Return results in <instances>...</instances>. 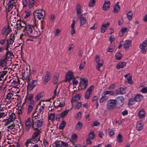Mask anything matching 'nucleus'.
<instances>
[{"label": "nucleus", "instance_id": "1", "mask_svg": "<svg viewBox=\"0 0 147 147\" xmlns=\"http://www.w3.org/2000/svg\"><path fill=\"white\" fill-rule=\"evenodd\" d=\"M117 101L116 99H110L107 101L106 106V109L109 111H112L116 107Z\"/></svg>", "mask_w": 147, "mask_h": 147}, {"label": "nucleus", "instance_id": "2", "mask_svg": "<svg viewBox=\"0 0 147 147\" xmlns=\"http://www.w3.org/2000/svg\"><path fill=\"white\" fill-rule=\"evenodd\" d=\"M34 119L32 118V127L34 130H37L39 127H41L43 123V122L42 119H40L34 121Z\"/></svg>", "mask_w": 147, "mask_h": 147}, {"label": "nucleus", "instance_id": "3", "mask_svg": "<svg viewBox=\"0 0 147 147\" xmlns=\"http://www.w3.org/2000/svg\"><path fill=\"white\" fill-rule=\"evenodd\" d=\"M34 18L35 19L36 16L39 20H41V19H44L45 16V12L44 11L40 9H37L35 11L33 12Z\"/></svg>", "mask_w": 147, "mask_h": 147}, {"label": "nucleus", "instance_id": "4", "mask_svg": "<svg viewBox=\"0 0 147 147\" xmlns=\"http://www.w3.org/2000/svg\"><path fill=\"white\" fill-rule=\"evenodd\" d=\"M115 94V92L113 91H111L106 90L102 94V96L99 99V102L100 103H102L104 101L108 99L107 98L106 96V95L109 94L111 95H114Z\"/></svg>", "mask_w": 147, "mask_h": 147}, {"label": "nucleus", "instance_id": "5", "mask_svg": "<svg viewBox=\"0 0 147 147\" xmlns=\"http://www.w3.org/2000/svg\"><path fill=\"white\" fill-rule=\"evenodd\" d=\"M34 21L35 24V25H31L30 24H28L26 25L23 30L24 32L26 33L27 34L32 33L33 31L32 28L36 25L35 20H34Z\"/></svg>", "mask_w": 147, "mask_h": 147}, {"label": "nucleus", "instance_id": "6", "mask_svg": "<svg viewBox=\"0 0 147 147\" xmlns=\"http://www.w3.org/2000/svg\"><path fill=\"white\" fill-rule=\"evenodd\" d=\"M40 131L39 130L35 131L33 134L30 140H31V142H36L39 141L42 142V141L40 140V137L39 136L38 138V135L40 134Z\"/></svg>", "mask_w": 147, "mask_h": 147}, {"label": "nucleus", "instance_id": "7", "mask_svg": "<svg viewBox=\"0 0 147 147\" xmlns=\"http://www.w3.org/2000/svg\"><path fill=\"white\" fill-rule=\"evenodd\" d=\"M27 87V90L31 91L36 86L37 84V80H32L30 82H29Z\"/></svg>", "mask_w": 147, "mask_h": 147}, {"label": "nucleus", "instance_id": "8", "mask_svg": "<svg viewBox=\"0 0 147 147\" xmlns=\"http://www.w3.org/2000/svg\"><path fill=\"white\" fill-rule=\"evenodd\" d=\"M12 31L9 25L5 26L3 28L1 33L2 35H6L7 36Z\"/></svg>", "mask_w": 147, "mask_h": 147}, {"label": "nucleus", "instance_id": "9", "mask_svg": "<svg viewBox=\"0 0 147 147\" xmlns=\"http://www.w3.org/2000/svg\"><path fill=\"white\" fill-rule=\"evenodd\" d=\"M55 147H67L68 144L67 142L57 140L55 142Z\"/></svg>", "mask_w": 147, "mask_h": 147}, {"label": "nucleus", "instance_id": "10", "mask_svg": "<svg viewBox=\"0 0 147 147\" xmlns=\"http://www.w3.org/2000/svg\"><path fill=\"white\" fill-rule=\"evenodd\" d=\"M94 87L93 85L90 86L88 89L86 91L85 96V98L86 99H89L92 94V88Z\"/></svg>", "mask_w": 147, "mask_h": 147}, {"label": "nucleus", "instance_id": "11", "mask_svg": "<svg viewBox=\"0 0 147 147\" xmlns=\"http://www.w3.org/2000/svg\"><path fill=\"white\" fill-rule=\"evenodd\" d=\"M86 13H84L80 16L78 18H80V26H82L84 25L86 23V18L87 16L86 15Z\"/></svg>", "mask_w": 147, "mask_h": 147}, {"label": "nucleus", "instance_id": "12", "mask_svg": "<svg viewBox=\"0 0 147 147\" xmlns=\"http://www.w3.org/2000/svg\"><path fill=\"white\" fill-rule=\"evenodd\" d=\"M88 84V80L86 79H83L81 81L80 87L82 90L85 89L87 87Z\"/></svg>", "mask_w": 147, "mask_h": 147}, {"label": "nucleus", "instance_id": "13", "mask_svg": "<svg viewBox=\"0 0 147 147\" xmlns=\"http://www.w3.org/2000/svg\"><path fill=\"white\" fill-rule=\"evenodd\" d=\"M6 50L7 51L5 54V58L7 61L9 59H11L13 57L12 52L11 51H9V49L8 50Z\"/></svg>", "mask_w": 147, "mask_h": 147}, {"label": "nucleus", "instance_id": "14", "mask_svg": "<svg viewBox=\"0 0 147 147\" xmlns=\"http://www.w3.org/2000/svg\"><path fill=\"white\" fill-rule=\"evenodd\" d=\"M26 125L25 129L27 131H28L32 125V124L30 121V118H28L25 121Z\"/></svg>", "mask_w": 147, "mask_h": 147}, {"label": "nucleus", "instance_id": "15", "mask_svg": "<svg viewBox=\"0 0 147 147\" xmlns=\"http://www.w3.org/2000/svg\"><path fill=\"white\" fill-rule=\"evenodd\" d=\"M73 72L71 71H69L67 73V74L66 76L65 81L66 82L67 80H70L74 78Z\"/></svg>", "mask_w": 147, "mask_h": 147}, {"label": "nucleus", "instance_id": "16", "mask_svg": "<svg viewBox=\"0 0 147 147\" xmlns=\"http://www.w3.org/2000/svg\"><path fill=\"white\" fill-rule=\"evenodd\" d=\"M117 103L119 104V107H121L124 104V98L122 96L117 97L116 98Z\"/></svg>", "mask_w": 147, "mask_h": 147}, {"label": "nucleus", "instance_id": "17", "mask_svg": "<svg viewBox=\"0 0 147 147\" xmlns=\"http://www.w3.org/2000/svg\"><path fill=\"white\" fill-rule=\"evenodd\" d=\"M51 78L50 73L48 71L46 72V74L45 75L44 80L43 83L44 84H46Z\"/></svg>", "mask_w": 147, "mask_h": 147}, {"label": "nucleus", "instance_id": "18", "mask_svg": "<svg viewBox=\"0 0 147 147\" xmlns=\"http://www.w3.org/2000/svg\"><path fill=\"white\" fill-rule=\"evenodd\" d=\"M110 6V1H105L103 5V9L106 11L107 10Z\"/></svg>", "mask_w": 147, "mask_h": 147}, {"label": "nucleus", "instance_id": "19", "mask_svg": "<svg viewBox=\"0 0 147 147\" xmlns=\"http://www.w3.org/2000/svg\"><path fill=\"white\" fill-rule=\"evenodd\" d=\"M143 124L142 121H138L137 123L136 128L138 131H140L143 129Z\"/></svg>", "mask_w": 147, "mask_h": 147}, {"label": "nucleus", "instance_id": "20", "mask_svg": "<svg viewBox=\"0 0 147 147\" xmlns=\"http://www.w3.org/2000/svg\"><path fill=\"white\" fill-rule=\"evenodd\" d=\"M109 22L103 24L100 28L101 32L103 33H104L107 30V26H109Z\"/></svg>", "mask_w": 147, "mask_h": 147}, {"label": "nucleus", "instance_id": "21", "mask_svg": "<svg viewBox=\"0 0 147 147\" xmlns=\"http://www.w3.org/2000/svg\"><path fill=\"white\" fill-rule=\"evenodd\" d=\"M76 22L74 20H73L72 23L71 25V35H73L76 33V30L74 29L75 26Z\"/></svg>", "mask_w": 147, "mask_h": 147}, {"label": "nucleus", "instance_id": "22", "mask_svg": "<svg viewBox=\"0 0 147 147\" xmlns=\"http://www.w3.org/2000/svg\"><path fill=\"white\" fill-rule=\"evenodd\" d=\"M80 96L79 94H77L73 97L71 100V102L72 104L73 103L78 102L80 99Z\"/></svg>", "mask_w": 147, "mask_h": 147}, {"label": "nucleus", "instance_id": "23", "mask_svg": "<svg viewBox=\"0 0 147 147\" xmlns=\"http://www.w3.org/2000/svg\"><path fill=\"white\" fill-rule=\"evenodd\" d=\"M126 63L125 62H120L117 65L116 68L117 69L123 68L126 65Z\"/></svg>", "mask_w": 147, "mask_h": 147}, {"label": "nucleus", "instance_id": "24", "mask_svg": "<svg viewBox=\"0 0 147 147\" xmlns=\"http://www.w3.org/2000/svg\"><path fill=\"white\" fill-rule=\"evenodd\" d=\"M59 78V74L57 73L55 74L53 80V82L54 84L56 85L58 84L57 82L58 81Z\"/></svg>", "mask_w": 147, "mask_h": 147}, {"label": "nucleus", "instance_id": "25", "mask_svg": "<svg viewBox=\"0 0 147 147\" xmlns=\"http://www.w3.org/2000/svg\"><path fill=\"white\" fill-rule=\"evenodd\" d=\"M76 11L77 14V18H79L81 15V8L80 6H79L78 4L77 5L76 7Z\"/></svg>", "mask_w": 147, "mask_h": 147}, {"label": "nucleus", "instance_id": "26", "mask_svg": "<svg viewBox=\"0 0 147 147\" xmlns=\"http://www.w3.org/2000/svg\"><path fill=\"white\" fill-rule=\"evenodd\" d=\"M83 125V123L81 121H78L76 125V129L78 131H80Z\"/></svg>", "mask_w": 147, "mask_h": 147}, {"label": "nucleus", "instance_id": "27", "mask_svg": "<svg viewBox=\"0 0 147 147\" xmlns=\"http://www.w3.org/2000/svg\"><path fill=\"white\" fill-rule=\"evenodd\" d=\"M143 96L140 94H137L135 95L134 98V100L136 102H139L142 99Z\"/></svg>", "mask_w": 147, "mask_h": 147}, {"label": "nucleus", "instance_id": "28", "mask_svg": "<svg viewBox=\"0 0 147 147\" xmlns=\"http://www.w3.org/2000/svg\"><path fill=\"white\" fill-rule=\"evenodd\" d=\"M6 45L4 47L5 50H8V49L9 48L10 45H12L13 43L14 42L11 41H10L8 39H6Z\"/></svg>", "mask_w": 147, "mask_h": 147}, {"label": "nucleus", "instance_id": "29", "mask_svg": "<svg viewBox=\"0 0 147 147\" xmlns=\"http://www.w3.org/2000/svg\"><path fill=\"white\" fill-rule=\"evenodd\" d=\"M6 59L5 58H1L0 60V66L4 67L7 64V62L5 61Z\"/></svg>", "mask_w": 147, "mask_h": 147}, {"label": "nucleus", "instance_id": "30", "mask_svg": "<svg viewBox=\"0 0 147 147\" xmlns=\"http://www.w3.org/2000/svg\"><path fill=\"white\" fill-rule=\"evenodd\" d=\"M119 3L118 2H117V3L115 5L114 7L113 12L114 13H118L119 11L120 10V7L119 5L117 4Z\"/></svg>", "mask_w": 147, "mask_h": 147}, {"label": "nucleus", "instance_id": "31", "mask_svg": "<svg viewBox=\"0 0 147 147\" xmlns=\"http://www.w3.org/2000/svg\"><path fill=\"white\" fill-rule=\"evenodd\" d=\"M145 112L144 109H142L139 111L138 113V115L140 118H142L145 117Z\"/></svg>", "mask_w": 147, "mask_h": 147}, {"label": "nucleus", "instance_id": "32", "mask_svg": "<svg viewBox=\"0 0 147 147\" xmlns=\"http://www.w3.org/2000/svg\"><path fill=\"white\" fill-rule=\"evenodd\" d=\"M139 47L141 49V52L143 54H145L146 53L147 50L146 47H145L142 45H141V44H140Z\"/></svg>", "mask_w": 147, "mask_h": 147}, {"label": "nucleus", "instance_id": "33", "mask_svg": "<svg viewBox=\"0 0 147 147\" xmlns=\"http://www.w3.org/2000/svg\"><path fill=\"white\" fill-rule=\"evenodd\" d=\"M20 81L18 79H17V81L13 80L12 82H11V84L12 85V87L15 88H17V86L18 84V83Z\"/></svg>", "mask_w": 147, "mask_h": 147}, {"label": "nucleus", "instance_id": "34", "mask_svg": "<svg viewBox=\"0 0 147 147\" xmlns=\"http://www.w3.org/2000/svg\"><path fill=\"white\" fill-rule=\"evenodd\" d=\"M66 124V122L64 120L62 121L59 124V129H64L65 126Z\"/></svg>", "mask_w": 147, "mask_h": 147}, {"label": "nucleus", "instance_id": "35", "mask_svg": "<svg viewBox=\"0 0 147 147\" xmlns=\"http://www.w3.org/2000/svg\"><path fill=\"white\" fill-rule=\"evenodd\" d=\"M117 140L118 142L121 143L123 142V136L120 133H119L116 137Z\"/></svg>", "mask_w": 147, "mask_h": 147}, {"label": "nucleus", "instance_id": "36", "mask_svg": "<svg viewBox=\"0 0 147 147\" xmlns=\"http://www.w3.org/2000/svg\"><path fill=\"white\" fill-rule=\"evenodd\" d=\"M13 91L9 92L7 94L6 99L9 101L10 98L13 96Z\"/></svg>", "mask_w": 147, "mask_h": 147}, {"label": "nucleus", "instance_id": "37", "mask_svg": "<svg viewBox=\"0 0 147 147\" xmlns=\"http://www.w3.org/2000/svg\"><path fill=\"white\" fill-rule=\"evenodd\" d=\"M22 78H23L24 80H25L26 81V82H27L28 83V82H29L31 80L32 78L30 76V73L26 77H24V76H22Z\"/></svg>", "mask_w": 147, "mask_h": 147}, {"label": "nucleus", "instance_id": "38", "mask_svg": "<svg viewBox=\"0 0 147 147\" xmlns=\"http://www.w3.org/2000/svg\"><path fill=\"white\" fill-rule=\"evenodd\" d=\"M37 0H28V7L29 9L32 8L34 5V3Z\"/></svg>", "mask_w": 147, "mask_h": 147}, {"label": "nucleus", "instance_id": "39", "mask_svg": "<svg viewBox=\"0 0 147 147\" xmlns=\"http://www.w3.org/2000/svg\"><path fill=\"white\" fill-rule=\"evenodd\" d=\"M95 134L94 132L92 130H90L88 134V136L90 139H93L94 138Z\"/></svg>", "mask_w": 147, "mask_h": 147}, {"label": "nucleus", "instance_id": "40", "mask_svg": "<svg viewBox=\"0 0 147 147\" xmlns=\"http://www.w3.org/2000/svg\"><path fill=\"white\" fill-rule=\"evenodd\" d=\"M131 43V41L128 40H126L124 45V48L125 49L128 48L129 47V45Z\"/></svg>", "mask_w": 147, "mask_h": 147}, {"label": "nucleus", "instance_id": "41", "mask_svg": "<svg viewBox=\"0 0 147 147\" xmlns=\"http://www.w3.org/2000/svg\"><path fill=\"white\" fill-rule=\"evenodd\" d=\"M14 127H16L15 125L14 124V122H13V123H12L8 125V126H7V128L9 129L8 130H11L13 129H14Z\"/></svg>", "mask_w": 147, "mask_h": 147}, {"label": "nucleus", "instance_id": "42", "mask_svg": "<svg viewBox=\"0 0 147 147\" xmlns=\"http://www.w3.org/2000/svg\"><path fill=\"white\" fill-rule=\"evenodd\" d=\"M122 54L120 52H117L115 55V59L117 60H120L122 58Z\"/></svg>", "mask_w": 147, "mask_h": 147}, {"label": "nucleus", "instance_id": "43", "mask_svg": "<svg viewBox=\"0 0 147 147\" xmlns=\"http://www.w3.org/2000/svg\"><path fill=\"white\" fill-rule=\"evenodd\" d=\"M69 111V110H65L63 112L61 113L60 114V117H63L64 116L67 115L68 114Z\"/></svg>", "mask_w": 147, "mask_h": 147}, {"label": "nucleus", "instance_id": "44", "mask_svg": "<svg viewBox=\"0 0 147 147\" xmlns=\"http://www.w3.org/2000/svg\"><path fill=\"white\" fill-rule=\"evenodd\" d=\"M82 106V104L81 102H77L76 105L74 109H79Z\"/></svg>", "mask_w": 147, "mask_h": 147}, {"label": "nucleus", "instance_id": "45", "mask_svg": "<svg viewBox=\"0 0 147 147\" xmlns=\"http://www.w3.org/2000/svg\"><path fill=\"white\" fill-rule=\"evenodd\" d=\"M43 96L42 93H40L37 94L35 97V99L36 101L39 100Z\"/></svg>", "mask_w": 147, "mask_h": 147}, {"label": "nucleus", "instance_id": "46", "mask_svg": "<svg viewBox=\"0 0 147 147\" xmlns=\"http://www.w3.org/2000/svg\"><path fill=\"white\" fill-rule=\"evenodd\" d=\"M55 102V101H54L53 102V104L54 105V107L56 108H57L59 107H63L65 105H63V104L61 103L59 101V100H57V102H59V104L58 105H57V106H55L54 105Z\"/></svg>", "mask_w": 147, "mask_h": 147}, {"label": "nucleus", "instance_id": "47", "mask_svg": "<svg viewBox=\"0 0 147 147\" xmlns=\"http://www.w3.org/2000/svg\"><path fill=\"white\" fill-rule=\"evenodd\" d=\"M43 144L44 146L45 147H49V143L47 139L44 138L43 140Z\"/></svg>", "mask_w": 147, "mask_h": 147}, {"label": "nucleus", "instance_id": "48", "mask_svg": "<svg viewBox=\"0 0 147 147\" xmlns=\"http://www.w3.org/2000/svg\"><path fill=\"white\" fill-rule=\"evenodd\" d=\"M16 127L14 128V129H15L17 131V132L20 133L21 132V129L20 128V126L18 125H16V126H15Z\"/></svg>", "mask_w": 147, "mask_h": 147}, {"label": "nucleus", "instance_id": "49", "mask_svg": "<svg viewBox=\"0 0 147 147\" xmlns=\"http://www.w3.org/2000/svg\"><path fill=\"white\" fill-rule=\"evenodd\" d=\"M133 13L131 11H129L127 14V17L129 20H131L132 18Z\"/></svg>", "mask_w": 147, "mask_h": 147}, {"label": "nucleus", "instance_id": "50", "mask_svg": "<svg viewBox=\"0 0 147 147\" xmlns=\"http://www.w3.org/2000/svg\"><path fill=\"white\" fill-rule=\"evenodd\" d=\"M31 105H29L27 109V114H29L32 111L33 109V107Z\"/></svg>", "mask_w": 147, "mask_h": 147}, {"label": "nucleus", "instance_id": "51", "mask_svg": "<svg viewBox=\"0 0 147 147\" xmlns=\"http://www.w3.org/2000/svg\"><path fill=\"white\" fill-rule=\"evenodd\" d=\"M97 65L96 66V68L99 71L100 70V68L103 65V62L102 61H100V62L97 63Z\"/></svg>", "mask_w": 147, "mask_h": 147}, {"label": "nucleus", "instance_id": "52", "mask_svg": "<svg viewBox=\"0 0 147 147\" xmlns=\"http://www.w3.org/2000/svg\"><path fill=\"white\" fill-rule=\"evenodd\" d=\"M31 142L30 140H28L26 142L25 145L26 147H32V146L30 145V144H31Z\"/></svg>", "mask_w": 147, "mask_h": 147}, {"label": "nucleus", "instance_id": "53", "mask_svg": "<svg viewBox=\"0 0 147 147\" xmlns=\"http://www.w3.org/2000/svg\"><path fill=\"white\" fill-rule=\"evenodd\" d=\"M15 114L14 113H12L10 115L9 118L13 121L15 120Z\"/></svg>", "mask_w": 147, "mask_h": 147}, {"label": "nucleus", "instance_id": "54", "mask_svg": "<svg viewBox=\"0 0 147 147\" xmlns=\"http://www.w3.org/2000/svg\"><path fill=\"white\" fill-rule=\"evenodd\" d=\"M9 39L10 41H11L13 42H14V40L15 39V35L14 34H11L9 36Z\"/></svg>", "mask_w": 147, "mask_h": 147}, {"label": "nucleus", "instance_id": "55", "mask_svg": "<svg viewBox=\"0 0 147 147\" xmlns=\"http://www.w3.org/2000/svg\"><path fill=\"white\" fill-rule=\"evenodd\" d=\"M55 118V115L54 113H51L50 114L49 117V119L51 121H53Z\"/></svg>", "mask_w": 147, "mask_h": 147}, {"label": "nucleus", "instance_id": "56", "mask_svg": "<svg viewBox=\"0 0 147 147\" xmlns=\"http://www.w3.org/2000/svg\"><path fill=\"white\" fill-rule=\"evenodd\" d=\"M13 121H12L11 119H9L8 118L7 119V121L5 123V125H8L10 124L13 123Z\"/></svg>", "mask_w": 147, "mask_h": 147}, {"label": "nucleus", "instance_id": "57", "mask_svg": "<svg viewBox=\"0 0 147 147\" xmlns=\"http://www.w3.org/2000/svg\"><path fill=\"white\" fill-rule=\"evenodd\" d=\"M14 3H9L8 5V9L9 11H10L12 9V8L14 6Z\"/></svg>", "mask_w": 147, "mask_h": 147}, {"label": "nucleus", "instance_id": "58", "mask_svg": "<svg viewBox=\"0 0 147 147\" xmlns=\"http://www.w3.org/2000/svg\"><path fill=\"white\" fill-rule=\"evenodd\" d=\"M119 89L121 92V94H125L126 92L125 91V89L122 87H120L119 88Z\"/></svg>", "mask_w": 147, "mask_h": 147}, {"label": "nucleus", "instance_id": "59", "mask_svg": "<svg viewBox=\"0 0 147 147\" xmlns=\"http://www.w3.org/2000/svg\"><path fill=\"white\" fill-rule=\"evenodd\" d=\"M100 124V123L97 121H96L93 122V124H91V126L92 127L96 126L99 125Z\"/></svg>", "mask_w": 147, "mask_h": 147}, {"label": "nucleus", "instance_id": "60", "mask_svg": "<svg viewBox=\"0 0 147 147\" xmlns=\"http://www.w3.org/2000/svg\"><path fill=\"white\" fill-rule=\"evenodd\" d=\"M95 2V0H91L89 2V6L90 7H93L94 5Z\"/></svg>", "mask_w": 147, "mask_h": 147}, {"label": "nucleus", "instance_id": "61", "mask_svg": "<svg viewBox=\"0 0 147 147\" xmlns=\"http://www.w3.org/2000/svg\"><path fill=\"white\" fill-rule=\"evenodd\" d=\"M108 130L109 131V135L110 136H112L115 134V131L113 129H108Z\"/></svg>", "mask_w": 147, "mask_h": 147}, {"label": "nucleus", "instance_id": "62", "mask_svg": "<svg viewBox=\"0 0 147 147\" xmlns=\"http://www.w3.org/2000/svg\"><path fill=\"white\" fill-rule=\"evenodd\" d=\"M25 12L26 13V14L24 18H27L30 16L31 15V12L30 11L28 10V11H26Z\"/></svg>", "mask_w": 147, "mask_h": 147}, {"label": "nucleus", "instance_id": "63", "mask_svg": "<svg viewBox=\"0 0 147 147\" xmlns=\"http://www.w3.org/2000/svg\"><path fill=\"white\" fill-rule=\"evenodd\" d=\"M134 98H130L129 100V104L131 105H132L134 104Z\"/></svg>", "mask_w": 147, "mask_h": 147}, {"label": "nucleus", "instance_id": "64", "mask_svg": "<svg viewBox=\"0 0 147 147\" xmlns=\"http://www.w3.org/2000/svg\"><path fill=\"white\" fill-rule=\"evenodd\" d=\"M72 84L73 85H77L78 83V81L76 80V79L75 78H72Z\"/></svg>", "mask_w": 147, "mask_h": 147}]
</instances>
